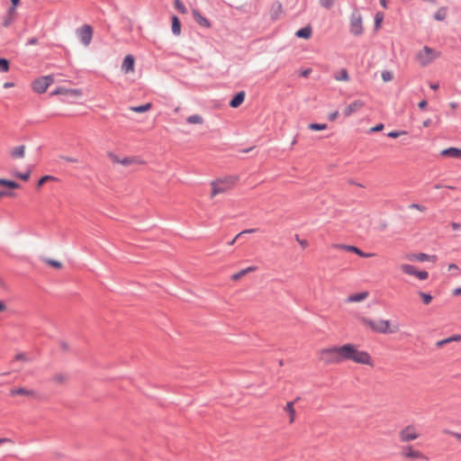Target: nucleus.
Here are the masks:
<instances>
[{"instance_id":"f257e3e1","label":"nucleus","mask_w":461,"mask_h":461,"mask_svg":"<svg viewBox=\"0 0 461 461\" xmlns=\"http://www.w3.org/2000/svg\"><path fill=\"white\" fill-rule=\"evenodd\" d=\"M343 358L345 361H351L355 364L375 366V360L372 356L365 350H361L359 346L348 343L343 345Z\"/></svg>"},{"instance_id":"f03ea898","label":"nucleus","mask_w":461,"mask_h":461,"mask_svg":"<svg viewBox=\"0 0 461 461\" xmlns=\"http://www.w3.org/2000/svg\"><path fill=\"white\" fill-rule=\"evenodd\" d=\"M360 323L371 331L379 334H394L400 331V325L397 321L390 320H372L367 317H359Z\"/></svg>"},{"instance_id":"7ed1b4c3","label":"nucleus","mask_w":461,"mask_h":461,"mask_svg":"<svg viewBox=\"0 0 461 461\" xmlns=\"http://www.w3.org/2000/svg\"><path fill=\"white\" fill-rule=\"evenodd\" d=\"M318 359L325 365L344 362L343 345L323 348L318 351Z\"/></svg>"},{"instance_id":"20e7f679","label":"nucleus","mask_w":461,"mask_h":461,"mask_svg":"<svg viewBox=\"0 0 461 461\" xmlns=\"http://www.w3.org/2000/svg\"><path fill=\"white\" fill-rule=\"evenodd\" d=\"M440 57L441 52L437 49L429 46H423L415 53L414 59L419 64V66L426 68L431 65Z\"/></svg>"},{"instance_id":"39448f33","label":"nucleus","mask_w":461,"mask_h":461,"mask_svg":"<svg viewBox=\"0 0 461 461\" xmlns=\"http://www.w3.org/2000/svg\"><path fill=\"white\" fill-rule=\"evenodd\" d=\"M236 184L235 177H224L215 179L211 182V194L210 197L212 199L216 195L228 193L230 191Z\"/></svg>"},{"instance_id":"423d86ee","label":"nucleus","mask_w":461,"mask_h":461,"mask_svg":"<svg viewBox=\"0 0 461 461\" xmlns=\"http://www.w3.org/2000/svg\"><path fill=\"white\" fill-rule=\"evenodd\" d=\"M349 32L354 36H361L364 33L363 17L358 11L352 12L349 18Z\"/></svg>"},{"instance_id":"0eeeda50","label":"nucleus","mask_w":461,"mask_h":461,"mask_svg":"<svg viewBox=\"0 0 461 461\" xmlns=\"http://www.w3.org/2000/svg\"><path fill=\"white\" fill-rule=\"evenodd\" d=\"M399 269L404 275L414 276L420 281L427 280L429 278V273L425 270H419L415 266L403 263L399 266Z\"/></svg>"},{"instance_id":"6e6552de","label":"nucleus","mask_w":461,"mask_h":461,"mask_svg":"<svg viewBox=\"0 0 461 461\" xmlns=\"http://www.w3.org/2000/svg\"><path fill=\"white\" fill-rule=\"evenodd\" d=\"M420 432L415 425L410 424L399 431V439L401 442H409L420 438Z\"/></svg>"},{"instance_id":"1a4fd4ad","label":"nucleus","mask_w":461,"mask_h":461,"mask_svg":"<svg viewBox=\"0 0 461 461\" xmlns=\"http://www.w3.org/2000/svg\"><path fill=\"white\" fill-rule=\"evenodd\" d=\"M401 455L409 460L429 461V457L421 451L415 449L412 446L407 445L402 448Z\"/></svg>"},{"instance_id":"9d476101","label":"nucleus","mask_w":461,"mask_h":461,"mask_svg":"<svg viewBox=\"0 0 461 461\" xmlns=\"http://www.w3.org/2000/svg\"><path fill=\"white\" fill-rule=\"evenodd\" d=\"M50 95H65L72 99H79L83 95V91L79 88H67L59 86L50 94Z\"/></svg>"},{"instance_id":"9b49d317","label":"nucleus","mask_w":461,"mask_h":461,"mask_svg":"<svg viewBox=\"0 0 461 461\" xmlns=\"http://www.w3.org/2000/svg\"><path fill=\"white\" fill-rule=\"evenodd\" d=\"M54 77L52 76H44L34 80L32 87L38 94L45 93L48 87L53 84Z\"/></svg>"},{"instance_id":"f8f14e48","label":"nucleus","mask_w":461,"mask_h":461,"mask_svg":"<svg viewBox=\"0 0 461 461\" xmlns=\"http://www.w3.org/2000/svg\"><path fill=\"white\" fill-rule=\"evenodd\" d=\"M77 33L85 46H88L93 38V29L90 25H83L80 27Z\"/></svg>"},{"instance_id":"ddd939ff","label":"nucleus","mask_w":461,"mask_h":461,"mask_svg":"<svg viewBox=\"0 0 461 461\" xmlns=\"http://www.w3.org/2000/svg\"><path fill=\"white\" fill-rule=\"evenodd\" d=\"M365 106V102L361 99H356L348 104L343 110L345 117H349L352 114L359 112Z\"/></svg>"},{"instance_id":"4468645a","label":"nucleus","mask_w":461,"mask_h":461,"mask_svg":"<svg viewBox=\"0 0 461 461\" xmlns=\"http://www.w3.org/2000/svg\"><path fill=\"white\" fill-rule=\"evenodd\" d=\"M406 258L410 261H418V262H424V261L436 262L437 261V256L428 255L425 253L409 254L406 256Z\"/></svg>"},{"instance_id":"2eb2a0df","label":"nucleus","mask_w":461,"mask_h":461,"mask_svg":"<svg viewBox=\"0 0 461 461\" xmlns=\"http://www.w3.org/2000/svg\"><path fill=\"white\" fill-rule=\"evenodd\" d=\"M68 381L69 375L65 372H57L50 378V382L56 386H64L68 384Z\"/></svg>"},{"instance_id":"dca6fc26","label":"nucleus","mask_w":461,"mask_h":461,"mask_svg":"<svg viewBox=\"0 0 461 461\" xmlns=\"http://www.w3.org/2000/svg\"><path fill=\"white\" fill-rule=\"evenodd\" d=\"M284 9L280 2H275L269 8V16L272 21H276L283 15Z\"/></svg>"},{"instance_id":"f3484780","label":"nucleus","mask_w":461,"mask_h":461,"mask_svg":"<svg viewBox=\"0 0 461 461\" xmlns=\"http://www.w3.org/2000/svg\"><path fill=\"white\" fill-rule=\"evenodd\" d=\"M10 158L13 159H20L25 158L26 155V146L25 145H19L13 147L9 150Z\"/></svg>"},{"instance_id":"a211bd4d","label":"nucleus","mask_w":461,"mask_h":461,"mask_svg":"<svg viewBox=\"0 0 461 461\" xmlns=\"http://www.w3.org/2000/svg\"><path fill=\"white\" fill-rule=\"evenodd\" d=\"M135 59L132 55L125 56L122 63V70L125 73H131L134 71Z\"/></svg>"},{"instance_id":"6ab92c4d","label":"nucleus","mask_w":461,"mask_h":461,"mask_svg":"<svg viewBox=\"0 0 461 461\" xmlns=\"http://www.w3.org/2000/svg\"><path fill=\"white\" fill-rule=\"evenodd\" d=\"M20 2L21 0H11L12 5L8 11L7 17L5 19L3 23L4 26L6 27L12 23L15 16V8L19 5Z\"/></svg>"},{"instance_id":"aec40b11","label":"nucleus","mask_w":461,"mask_h":461,"mask_svg":"<svg viewBox=\"0 0 461 461\" xmlns=\"http://www.w3.org/2000/svg\"><path fill=\"white\" fill-rule=\"evenodd\" d=\"M440 156L445 158H453L461 159V149L458 148H447L440 151Z\"/></svg>"},{"instance_id":"412c9836","label":"nucleus","mask_w":461,"mask_h":461,"mask_svg":"<svg viewBox=\"0 0 461 461\" xmlns=\"http://www.w3.org/2000/svg\"><path fill=\"white\" fill-rule=\"evenodd\" d=\"M369 295V293L365 291V292H361V293H357V294H349L347 298H346V303H361L363 301H365Z\"/></svg>"},{"instance_id":"4be33fe9","label":"nucleus","mask_w":461,"mask_h":461,"mask_svg":"<svg viewBox=\"0 0 461 461\" xmlns=\"http://www.w3.org/2000/svg\"><path fill=\"white\" fill-rule=\"evenodd\" d=\"M144 161L138 157H124L122 158L121 165L130 167L134 165H143Z\"/></svg>"},{"instance_id":"5701e85b","label":"nucleus","mask_w":461,"mask_h":461,"mask_svg":"<svg viewBox=\"0 0 461 461\" xmlns=\"http://www.w3.org/2000/svg\"><path fill=\"white\" fill-rule=\"evenodd\" d=\"M284 411L288 414L289 416V423H294L295 420L296 411L294 406L293 402H288L285 406L284 407Z\"/></svg>"},{"instance_id":"b1692460","label":"nucleus","mask_w":461,"mask_h":461,"mask_svg":"<svg viewBox=\"0 0 461 461\" xmlns=\"http://www.w3.org/2000/svg\"><path fill=\"white\" fill-rule=\"evenodd\" d=\"M193 16L194 21L201 26L209 28L211 26L210 22L203 17L197 10H193Z\"/></svg>"},{"instance_id":"393cba45","label":"nucleus","mask_w":461,"mask_h":461,"mask_svg":"<svg viewBox=\"0 0 461 461\" xmlns=\"http://www.w3.org/2000/svg\"><path fill=\"white\" fill-rule=\"evenodd\" d=\"M312 29L310 25H307V26L302 28L295 32V35L298 38H302V39H305V40L310 39L312 37Z\"/></svg>"},{"instance_id":"a878e982","label":"nucleus","mask_w":461,"mask_h":461,"mask_svg":"<svg viewBox=\"0 0 461 461\" xmlns=\"http://www.w3.org/2000/svg\"><path fill=\"white\" fill-rule=\"evenodd\" d=\"M245 100V92L238 93L230 102V106L232 108L239 107Z\"/></svg>"},{"instance_id":"bb28decb","label":"nucleus","mask_w":461,"mask_h":461,"mask_svg":"<svg viewBox=\"0 0 461 461\" xmlns=\"http://www.w3.org/2000/svg\"><path fill=\"white\" fill-rule=\"evenodd\" d=\"M257 269L256 267H249L247 268H244L237 273H235L234 275L231 276L230 279L232 281H238L240 280L241 277H243L244 276H246L247 274L250 273V272H253Z\"/></svg>"},{"instance_id":"cd10ccee","label":"nucleus","mask_w":461,"mask_h":461,"mask_svg":"<svg viewBox=\"0 0 461 461\" xmlns=\"http://www.w3.org/2000/svg\"><path fill=\"white\" fill-rule=\"evenodd\" d=\"M151 107H152L151 103H147L142 105L131 106L130 110L134 113H146V112L149 111L151 109Z\"/></svg>"},{"instance_id":"c85d7f7f","label":"nucleus","mask_w":461,"mask_h":461,"mask_svg":"<svg viewBox=\"0 0 461 461\" xmlns=\"http://www.w3.org/2000/svg\"><path fill=\"white\" fill-rule=\"evenodd\" d=\"M343 248L346 250H348L349 252H354V253H356L357 255H358L359 257H362V258H369V257L373 256V254H368V253L363 252L362 250H360L358 248H357L355 246H344Z\"/></svg>"},{"instance_id":"c756f323","label":"nucleus","mask_w":461,"mask_h":461,"mask_svg":"<svg viewBox=\"0 0 461 461\" xmlns=\"http://www.w3.org/2000/svg\"><path fill=\"white\" fill-rule=\"evenodd\" d=\"M335 79L337 81L348 82L349 80V76L347 69L342 68L339 71H338L337 74L335 75Z\"/></svg>"},{"instance_id":"7c9ffc66","label":"nucleus","mask_w":461,"mask_h":461,"mask_svg":"<svg viewBox=\"0 0 461 461\" xmlns=\"http://www.w3.org/2000/svg\"><path fill=\"white\" fill-rule=\"evenodd\" d=\"M186 122L190 124H203V118L200 114H193L187 117Z\"/></svg>"},{"instance_id":"2f4dec72","label":"nucleus","mask_w":461,"mask_h":461,"mask_svg":"<svg viewBox=\"0 0 461 461\" xmlns=\"http://www.w3.org/2000/svg\"><path fill=\"white\" fill-rule=\"evenodd\" d=\"M172 32L175 35H179L181 32V24L176 16L172 17Z\"/></svg>"},{"instance_id":"473e14b6","label":"nucleus","mask_w":461,"mask_h":461,"mask_svg":"<svg viewBox=\"0 0 461 461\" xmlns=\"http://www.w3.org/2000/svg\"><path fill=\"white\" fill-rule=\"evenodd\" d=\"M337 0H318L319 5L325 10H330L334 7Z\"/></svg>"},{"instance_id":"72a5a7b5","label":"nucleus","mask_w":461,"mask_h":461,"mask_svg":"<svg viewBox=\"0 0 461 461\" xmlns=\"http://www.w3.org/2000/svg\"><path fill=\"white\" fill-rule=\"evenodd\" d=\"M447 17V9L445 7H440L437 10V12L434 14V18L437 21H443Z\"/></svg>"},{"instance_id":"f704fd0d","label":"nucleus","mask_w":461,"mask_h":461,"mask_svg":"<svg viewBox=\"0 0 461 461\" xmlns=\"http://www.w3.org/2000/svg\"><path fill=\"white\" fill-rule=\"evenodd\" d=\"M10 70V61L7 59L0 58V72L7 73Z\"/></svg>"},{"instance_id":"c9c22d12","label":"nucleus","mask_w":461,"mask_h":461,"mask_svg":"<svg viewBox=\"0 0 461 461\" xmlns=\"http://www.w3.org/2000/svg\"><path fill=\"white\" fill-rule=\"evenodd\" d=\"M28 391L25 388H14L10 390L11 396H27Z\"/></svg>"},{"instance_id":"e433bc0d","label":"nucleus","mask_w":461,"mask_h":461,"mask_svg":"<svg viewBox=\"0 0 461 461\" xmlns=\"http://www.w3.org/2000/svg\"><path fill=\"white\" fill-rule=\"evenodd\" d=\"M0 185H4V186H6L8 188H11V189H14V188H19L20 185L14 182V181H11V180H6V179H4V178H0Z\"/></svg>"},{"instance_id":"4c0bfd02","label":"nucleus","mask_w":461,"mask_h":461,"mask_svg":"<svg viewBox=\"0 0 461 461\" xmlns=\"http://www.w3.org/2000/svg\"><path fill=\"white\" fill-rule=\"evenodd\" d=\"M44 261L50 267L57 268V269H60L63 267L62 263L59 260L48 258V259H45Z\"/></svg>"},{"instance_id":"58836bf2","label":"nucleus","mask_w":461,"mask_h":461,"mask_svg":"<svg viewBox=\"0 0 461 461\" xmlns=\"http://www.w3.org/2000/svg\"><path fill=\"white\" fill-rule=\"evenodd\" d=\"M308 128L312 131H323L326 130L328 126L325 123H310Z\"/></svg>"},{"instance_id":"ea45409f","label":"nucleus","mask_w":461,"mask_h":461,"mask_svg":"<svg viewBox=\"0 0 461 461\" xmlns=\"http://www.w3.org/2000/svg\"><path fill=\"white\" fill-rule=\"evenodd\" d=\"M419 295L420 296L424 304L428 305L432 302V296L429 294H425L423 292H420Z\"/></svg>"},{"instance_id":"a19ab883","label":"nucleus","mask_w":461,"mask_h":461,"mask_svg":"<svg viewBox=\"0 0 461 461\" xmlns=\"http://www.w3.org/2000/svg\"><path fill=\"white\" fill-rule=\"evenodd\" d=\"M53 179H54V177H53V176H42V177L39 180V182H38V184H37L36 188H37V189H39V188H40L41 185H43L45 183H47V182H48V181H50V180H53Z\"/></svg>"},{"instance_id":"79ce46f5","label":"nucleus","mask_w":461,"mask_h":461,"mask_svg":"<svg viewBox=\"0 0 461 461\" xmlns=\"http://www.w3.org/2000/svg\"><path fill=\"white\" fill-rule=\"evenodd\" d=\"M393 75L392 72H390V71H383L382 72V79L384 82H389V81L393 80Z\"/></svg>"},{"instance_id":"37998d69","label":"nucleus","mask_w":461,"mask_h":461,"mask_svg":"<svg viewBox=\"0 0 461 461\" xmlns=\"http://www.w3.org/2000/svg\"><path fill=\"white\" fill-rule=\"evenodd\" d=\"M384 14L382 13H377L375 16V28H379L381 23L383 22Z\"/></svg>"},{"instance_id":"c03bdc74","label":"nucleus","mask_w":461,"mask_h":461,"mask_svg":"<svg viewBox=\"0 0 461 461\" xmlns=\"http://www.w3.org/2000/svg\"><path fill=\"white\" fill-rule=\"evenodd\" d=\"M14 176L23 181H27L29 179V170L23 172V173H20V172H15L14 173Z\"/></svg>"},{"instance_id":"a18cd8bd","label":"nucleus","mask_w":461,"mask_h":461,"mask_svg":"<svg viewBox=\"0 0 461 461\" xmlns=\"http://www.w3.org/2000/svg\"><path fill=\"white\" fill-rule=\"evenodd\" d=\"M175 7L179 10L182 14L186 13L185 6L181 3L180 0H175Z\"/></svg>"},{"instance_id":"49530a36","label":"nucleus","mask_w":461,"mask_h":461,"mask_svg":"<svg viewBox=\"0 0 461 461\" xmlns=\"http://www.w3.org/2000/svg\"><path fill=\"white\" fill-rule=\"evenodd\" d=\"M403 134H406V131H390L388 132L387 136L389 138H393V139H395V138H398Z\"/></svg>"},{"instance_id":"de8ad7c7","label":"nucleus","mask_w":461,"mask_h":461,"mask_svg":"<svg viewBox=\"0 0 461 461\" xmlns=\"http://www.w3.org/2000/svg\"><path fill=\"white\" fill-rule=\"evenodd\" d=\"M109 158L113 164H121L122 158L117 155L111 153L109 155Z\"/></svg>"},{"instance_id":"09e8293b","label":"nucleus","mask_w":461,"mask_h":461,"mask_svg":"<svg viewBox=\"0 0 461 461\" xmlns=\"http://www.w3.org/2000/svg\"><path fill=\"white\" fill-rule=\"evenodd\" d=\"M59 348L63 351H68L69 349V344L67 341L62 340L59 342Z\"/></svg>"},{"instance_id":"8fccbe9b","label":"nucleus","mask_w":461,"mask_h":461,"mask_svg":"<svg viewBox=\"0 0 461 461\" xmlns=\"http://www.w3.org/2000/svg\"><path fill=\"white\" fill-rule=\"evenodd\" d=\"M384 129V124L383 123H379L377 125H375V127H372L370 129V131L371 132H377V131H380Z\"/></svg>"},{"instance_id":"3c124183","label":"nucleus","mask_w":461,"mask_h":461,"mask_svg":"<svg viewBox=\"0 0 461 461\" xmlns=\"http://www.w3.org/2000/svg\"><path fill=\"white\" fill-rule=\"evenodd\" d=\"M339 116V112L334 111L333 113H330L328 118L330 122H334Z\"/></svg>"},{"instance_id":"603ef678","label":"nucleus","mask_w":461,"mask_h":461,"mask_svg":"<svg viewBox=\"0 0 461 461\" xmlns=\"http://www.w3.org/2000/svg\"><path fill=\"white\" fill-rule=\"evenodd\" d=\"M253 231H254V230H244V231H242V232L239 233V234L237 235V237H236L234 240H230V245H232V244L235 242L236 239H237L239 236H240L242 233H245V232L250 233V232H253Z\"/></svg>"},{"instance_id":"864d4df0","label":"nucleus","mask_w":461,"mask_h":461,"mask_svg":"<svg viewBox=\"0 0 461 461\" xmlns=\"http://www.w3.org/2000/svg\"><path fill=\"white\" fill-rule=\"evenodd\" d=\"M427 104H428L427 101L422 100L418 104V106L420 109H425L427 107Z\"/></svg>"},{"instance_id":"5fc2aeb1","label":"nucleus","mask_w":461,"mask_h":461,"mask_svg":"<svg viewBox=\"0 0 461 461\" xmlns=\"http://www.w3.org/2000/svg\"><path fill=\"white\" fill-rule=\"evenodd\" d=\"M453 295H461V287L456 288L452 292Z\"/></svg>"},{"instance_id":"6e6d98bb","label":"nucleus","mask_w":461,"mask_h":461,"mask_svg":"<svg viewBox=\"0 0 461 461\" xmlns=\"http://www.w3.org/2000/svg\"><path fill=\"white\" fill-rule=\"evenodd\" d=\"M448 270H458V267L456 264H449L448 265Z\"/></svg>"},{"instance_id":"4d7b16f0","label":"nucleus","mask_w":461,"mask_h":461,"mask_svg":"<svg viewBox=\"0 0 461 461\" xmlns=\"http://www.w3.org/2000/svg\"><path fill=\"white\" fill-rule=\"evenodd\" d=\"M10 442H11V439H9V438H0V446L3 443H10Z\"/></svg>"},{"instance_id":"13d9d810","label":"nucleus","mask_w":461,"mask_h":461,"mask_svg":"<svg viewBox=\"0 0 461 461\" xmlns=\"http://www.w3.org/2000/svg\"><path fill=\"white\" fill-rule=\"evenodd\" d=\"M449 106H450L453 110H455V109H456V108H457L458 104H457V103H456V102H451V103L449 104Z\"/></svg>"},{"instance_id":"bf43d9fd","label":"nucleus","mask_w":461,"mask_h":461,"mask_svg":"<svg viewBox=\"0 0 461 461\" xmlns=\"http://www.w3.org/2000/svg\"><path fill=\"white\" fill-rule=\"evenodd\" d=\"M14 85L12 82H6L4 84L5 88L13 87Z\"/></svg>"},{"instance_id":"052dcab7","label":"nucleus","mask_w":461,"mask_h":461,"mask_svg":"<svg viewBox=\"0 0 461 461\" xmlns=\"http://www.w3.org/2000/svg\"><path fill=\"white\" fill-rule=\"evenodd\" d=\"M380 2V5L384 7V8H387V2L386 0H379Z\"/></svg>"},{"instance_id":"680f3d73","label":"nucleus","mask_w":461,"mask_h":461,"mask_svg":"<svg viewBox=\"0 0 461 461\" xmlns=\"http://www.w3.org/2000/svg\"><path fill=\"white\" fill-rule=\"evenodd\" d=\"M299 243L303 247H307L308 246V242L305 240H301Z\"/></svg>"},{"instance_id":"e2e57ef3","label":"nucleus","mask_w":461,"mask_h":461,"mask_svg":"<svg viewBox=\"0 0 461 461\" xmlns=\"http://www.w3.org/2000/svg\"><path fill=\"white\" fill-rule=\"evenodd\" d=\"M430 88L433 89V90H437L438 88V84H431L430 85Z\"/></svg>"},{"instance_id":"0e129e2a","label":"nucleus","mask_w":461,"mask_h":461,"mask_svg":"<svg viewBox=\"0 0 461 461\" xmlns=\"http://www.w3.org/2000/svg\"><path fill=\"white\" fill-rule=\"evenodd\" d=\"M5 310V304L3 302H0V312H3Z\"/></svg>"},{"instance_id":"69168bd1","label":"nucleus","mask_w":461,"mask_h":461,"mask_svg":"<svg viewBox=\"0 0 461 461\" xmlns=\"http://www.w3.org/2000/svg\"><path fill=\"white\" fill-rule=\"evenodd\" d=\"M455 438L461 441V434L460 433H456Z\"/></svg>"},{"instance_id":"338daca9","label":"nucleus","mask_w":461,"mask_h":461,"mask_svg":"<svg viewBox=\"0 0 461 461\" xmlns=\"http://www.w3.org/2000/svg\"><path fill=\"white\" fill-rule=\"evenodd\" d=\"M429 123H430V120H427V121H425V122H423V125H424L425 127H428V126L429 125Z\"/></svg>"},{"instance_id":"774afa93","label":"nucleus","mask_w":461,"mask_h":461,"mask_svg":"<svg viewBox=\"0 0 461 461\" xmlns=\"http://www.w3.org/2000/svg\"><path fill=\"white\" fill-rule=\"evenodd\" d=\"M8 194H9V193H6V192H1V191H0V198H1L2 196H4V195H8Z\"/></svg>"}]
</instances>
